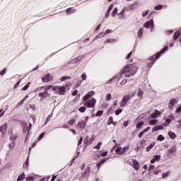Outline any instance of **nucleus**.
I'll return each instance as SVG.
<instances>
[{
	"label": "nucleus",
	"mask_w": 181,
	"mask_h": 181,
	"mask_svg": "<svg viewBox=\"0 0 181 181\" xmlns=\"http://www.w3.org/2000/svg\"><path fill=\"white\" fill-rule=\"evenodd\" d=\"M90 175V167H86L83 173V176H89Z\"/></svg>",
	"instance_id": "23"
},
{
	"label": "nucleus",
	"mask_w": 181,
	"mask_h": 181,
	"mask_svg": "<svg viewBox=\"0 0 181 181\" xmlns=\"http://www.w3.org/2000/svg\"><path fill=\"white\" fill-rule=\"evenodd\" d=\"M19 84H21V81H18L14 85V88H18V87H19Z\"/></svg>",
	"instance_id": "59"
},
{
	"label": "nucleus",
	"mask_w": 181,
	"mask_h": 181,
	"mask_svg": "<svg viewBox=\"0 0 181 181\" xmlns=\"http://www.w3.org/2000/svg\"><path fill=\"white\" fill-rule=\"evenodd\" d=\"M51 88L53 90V91H56V93L59 95H64V94H66V87L64 86H52Z\"/></svg>",
	"instance_id": "5"
},
{
	"label": "nucleus",
	"mask_w": 181,
	"mask_h": 181,
	"mask_svg": "<svg viewBox=\"0 0 181 181\" xmlns=\"http://www.w3.org/2000/svg\"><path fill=\"white\" fill-rule=\"evenodd\" d=\"M170 175V172L168 171L166 173H163V179H165V177H168Z\"/></svg>",
	"instance_id": "39"
},
{
	"label": "nucleus",
	"mask_w": 181,
	"mask_h": 181,
	"mask_svg": "<svg viewBox=\"0 0 181 181\" xmlns=\"http://www.w3.org/2000/svg\"><path fill=\"white\" fill-rule=\"evenodd\" d=\"M26 181H35V177L30 176L26 178Z\"/></svg>",
	"instance_id": "43"
},
{
	"label": "nucleus",
	"mask_w": 181,
	"mask_h": 181,
	"mask_svg": "<svg viewBox=\"0 0 181 181\" xmlns=\"http://www.w3.org/2000/svg\"><path fill=\"white\" fill-rule=\"evenodd\" d=\"M105 162H107V158H103L102 160H100V163H98L96 164L98 170L100 169V166H101V165H103V163H105Z\"/></svg>",
	"instance_id": "20"
},
{
	"label": "nucleus",
	"mask_w": 181,
	"mask_h": 181,
	"mask_svg": "<svg viewBox=\"0 0 181 181\" xmlns=\"http://www.w3.org/2000/svg\"><path fill=\"white\" fill-rule=\"evenodd\" d=\"M127 83H128V79L124 78V79L119 83V85H120V86H125V84H127Z\"/></svg>",
	"instance_id": "30"
},
{
	"label": "nucleus",
	"mask_w": 181,
	"mask_h": 181,
	"mask_svg": "<svg viewBox=\"0 0 181 181\" xmlns=\"http://www.w3.org/2000/svg\"><path fill=\"white\" fill-rule=\"evenodd\" d=\"M151 130V127H148L147 128H146L145 129H144L142 132H141L139 134V138H142V136H144V134L146 132H148V131Z\"/></svg>",
	"instance_id": "15"
},
{
	"label": "nucleus",
	"mask_w": 181,
	"mask_h": 181,
	"mask_svg": "<svg viewBox=\"0 0 181 181\" xmlns=\"http://www.w3.org/2000/svg\"><path fill=\"white\" fill-rule=\"evenodd\" d=\"M22 180H25V173H23L22 174L18 175V177L17 178V181H22Z\"/></svg>",
	"instance_id": "22"
},
{
	"label": "nucleus",
	"mask_w": 181,
	"mask_h": 181,
	"mask_svg": "<svg viewBox=\"0 0 181 181\" xmlns=\"http://www.w3.org/2000/svg\"><path fill=\"white\" fill-rule=\"evenodd\" d=\"M177 103V100L175 98H173L170 100L168 103V107L170 108V110L173 109V106Z\"/></svg>",
	"instance_id": "9"
},
{
	"label": "nucleus",
	"mask_w": 181,
	"mask_h": 181,
	"mask_svg": "<svg viewBox=\"0 0 181 181\" xmlns=\"http://www.w3.org/2000/svg\"><path fill=\"white\" fill-rule=\"evenodd\" d=\"M50 88H52V85L41 86L37 88V91H42L43 89L45 90L44 92L39 93V97L42 99L49 98V97H50V93H48L47 90H50Z\"/></svg>",
	"instance_id": "4"
},
{
	"label": "nucleus",
	"mask_w": 181,
	"mask_h": 181,
	"mask_svg": "<svg viewBox=\"0 0 181 181\" xmlns=\"http://www.w3.org/2000/svg\"><path fill=\"white\" fill-rule=\"evenodd\" d=\"M158 122V119H151L149 121L148 124L149 125H155Z\"/></svg>",
	"instance_id": "32"
},
{
	"label": "nucleus",
	"mask_w": 181,
	"mask_h": 181,
	"mask_svg": "<svg viewBox=\"0 0 181 181\" xmlns=\"http://www.w3.org/2000/svg\"><path fill=\"white\" fill-rule=\"evenodd\" d=\"M144 33V28H141L139 30L138 36H142V34Z\"/></svg>",
	"instance_id": "45"
},
{
	"label": "nucleus",
	"mask_w": 181,
	"mask_h": 181,
	"mask_svg": "<svg viewBox=\"0 0 181 181\" xmlns=\"http://www.w3.org/2000/svg\"><path fill=\"white\" fill-rule=\"evenodd\" d=\"M94 94H95V92L94 90H92L84 96L83 105L85 107H87V108H94V107H95V103H97V100H95L94 98H90V97H92V95H94Z\"/></svg>",
	"instance_id": "2"
},
{
	"label": "nucleus",
	"mask_w": 181,
	"mask_h": 181,
	"mask_svg": "<svg viewBox=\"0 0 181 181\" xmlns=\"http://www.w3.org/2000/svg\"><path fill=\"white\" fill-rule=\"evenodd\" d=\"M158 160H160V156L156 155L153 157V159L151 160V163L153 164L155 163V162H158Z\"/></svg>",
	"instance_id": "14"
},
{
	"label": "nucleus",
	"mask_w": 181,
	"mask_h": 181,
	"mask_svg": "<svg viewBox=\"0 0 181 181\" xmlns=\"http://www.w3.org/2000/svg\"><path fill=\"white\" fill-rule=\"evenodd\" d=\"M105 162H107V158H103L102 160H100V163H98L96 164L98 170L100 169V166H101V165H103V163H105Z\"/></svg>",
	"instance_id": "19"
},
{
	"label": "nucleus",
	"mask_w": 181,
	"mask_h": 181,
	"mask_svg": "<svg viewBox=\"0 0 181 181\" xmlns=\"http://www.w3.org/2000/svg\"><path fill=\"white\" fill-rule=\"evenodd\" d=\"M155 142H152L147 148H146V151L147 152H151V149H152V148H153V146H155Z\"/></svg>",
	"instance_id": "24"
},
{
	"label": "nucleus",
	"mask_w": 181,
	"mask_h": 181,
	"mask_svg": "<svg viewBox=\"0 0 181 181\" xmlns=\"http://www.w3.org/2000/svg\"><path fill=\"white\" fill-rule=\"evenodd\" d=\"M157 141H165V136H163V135L160 134L157 137Z\"/></svg>",
	"instance_id": "31"
},
{
	"label": "nucleus",
	"mask_w": 181,
	"mask_h": 181,
	"mask_svg": "<svg viewBox=\"0 0 181 181\" xmlns=\"http://www.w3.org/2000/svg\"><path fill=\"white\" fill-rule=\"evenodd\" d=\"M144 121H140L139 123L136 124V128L139 129V128H141L142 125H144Z\"/></svg>",
	"instance_id": "33"
},
{
	"label": "nucleus",
	"mask_w": 181,
	"mask_h": 181,
	"mask_svg": "<svg viewBox=\"0 0 181 181\" xmlns=\"http://www.w3.org/2000/svg\"><path fill=\"white\" fill-rule=\"evenodd\" d=\"M76 12V8H69L66 9L67 15H71V13H74Z\"/></svg>",
	"instance_id": "17"
},
{
	"label": "nucleus",
	"mask_w": 181,
	"mask_h": 181,
	"mask_svg": "<svg viewBox=\"0 0 181 181\" xmlns=\"http://www.w3.org/2000/svg\"><path fill=\"white\" fill-rule=\"evenodd\" d=\"M107 155H108V151L103 152L101 153V156H103V158L107 156Z\"/></svg>",
	"instance_id": "60"
},
{
	"label": "nucleus",
	"mask_w": 181,
	"mask_h": 181,
	"mask_svg": "<svg viewBox=\"0 0 181 181\" xmlns=\"http://www.w3.org/2000/svg\"><path fill=\"white\" fill-rule=\"evenodd\" d=\"M86 123L84 120H81L78 122V127L81 128V129H84L86 128Z\"/></svg>",
	"instance_id": "13"
},
{
	"label": "nucleus",
	"mask_w": 181,
	"mask_h": 181,
	"mask_svg": "<svg viewBox=\"0 0 181 181\" xmlns=\"http://www.w3.org/2000/svg\"><path fill=\"white\" fill-rule=\"evenodd\" d=\"M10 149H13L15 148V141H11L8 145Z\"/></svg>",
	"instance_id": "41"
},
{
	"label": "nucleus",
	"mask_w": 181,
	"mask_h": 181,
	"mask_svg": "<svg viewBox=\"0 0 181 181\" xmlns=\"http://www.w3.org/2000/svg\"><path fill=\"white\" fill-rule=\"evenodd\" d=\"M160 129H163V126L159 125L157 127H155L152 129L153 132H156V131H159Z\"/></svg>",
	"instance_id": "18"
},
{
	"label": "nucleus",
	"mask_w": 181,
	"mask_h": 181,
	"mask_svg": "<svg viewBox=\"0 0 181 181\" xmlns=\"http://www.w3.org/2000/svg\"><path fill=\"white\" fill-rule=\"evenodd\" d=\"M78 93V90H75L73 91L72 95H77Z\"/></svg>",
	"instance_id": "63"
},
{
	"label": "nucleus",
	"mask_w": 181,
	"mask_h": 181,
	"mask_svg": "<svg viewBox=\"0 0 181 181\" xmlns=\"http://www.w3.org/2000/svg\"><path fill=\"white\" fill-rule=\"evenodd\" d=\"M158 115H160V112L156 110L153 113L149 115L150 118H156Z\"/></svg>",
	"instance_id": "10"
},
{
	"label": "nucleus",
	"mask_w": 181,
	"mask_h": 181,
	"mask_svg": "<svg viewBox=\"0 0 181 181\" xmlns=\"http://www.w3.org/2000/svg\"><path fill=\"white\" fill-rule=\"evenodd\" d=\"M6 73V68H4L2 71H0V76H4Z\"/></svg>",
	"instance_id": "52"
},
{
	"label": "nucleus",
	"mask_w": 181,
	"mask_h": 181,
	"mask_svg": "<svg viewBox=\"0 0 181 181\" xmlns=\"http://www.w3.org/2000/svg\"><path fill=\"white\" fill-rule=\"evenodd\" d=\"M18 138V134H13L11 136L10 139L11 141H15Z\"/></svg>",
	"instance_id": "40"
},
{
	"label": "nucleus",
	"mask_w": 181,
	"mask_h": 181,
	"mask_svg": "<svg viewBox=\"0 0 181 181\" xmlns=\"http://www.w3.org/2000/svg\"><path fill=\"white\" fill-rule=\"evenodd\" d=\"M68 125H74L76 124V119H71L67 122Z\"/></svg>",
	"instance_id": "29"
},
{
	"label": "nucleus",
	"mask_w": 181,
	"mask_h": 181,
	"mask_svg": "<svg viewBox=\"0 0 181 181\" xmlns=\"http://www.w3.org/2000/svg\"><path fill=\"white\" fill-rule=\"evenodd\" d=\"M167 50H169V47L165 46L164 48H163L160 52H158L157 54H154L153 56L151 57L148 59H147V64L148 67H152L153 64H155V62L165 52H167Z\"/></svg>",
	"instance_id": "3"
},
{
	"label": "nucleus",
	"mask_w": 181,
	"mask_h": 181,
	"mask_svg": "<svg viewBox=\"0 0 181 181\" xmlns=\"http://www.w3.org/2000/svg\"><path fill=\"white\" fill-rule=\"evenodd\" d=\"M101 145H103V143L102 142H99L97 146H95L93 147V149H98V150L100 149Z\"/></svg>",
	"instance_id": "37"
},
{
	"label": "nucleus",
	"mask_w": 181,
	"mask_h": 181,
	"mask_svg": "<svg viewBox=\"0 0 181 181\" xmlns=\"http://www.w3.org/2000/svg\"><path fill=\"white\" fill-rule=\"evenodd\" d=\"M82 142H83V137H81L78 141V145H81Z\"/></svg>",
	"instance_id": "62"
},
{
	"label": "nucleus",
	"mask_w": 181,
	"mask_h": 181,
	"mask_svg": "<svg viewBox=\"0 0 181 181\" xmlns=\"http://www.w3.org/2000/svg\"><path fill=\"white\" fill-rule=\"evenodd\" d=\"M111 98H112L111 93H107L106 96V101H110Z\"/></svg>",
	"instance_id": "51"
},
{
	"label": "nucleus",
	"mask_w": 181,
	"mask_h": 181,
	"mask_svg": "<svg viewBox=\"0 0 181 181\" xmlns=\"http://www.w3.org/2000/svg\"><path fill=\"white\" fill-rule=\"evenodd\" d=\"M29 166V157H28L26 161L25 162L23 165L24 169H28V167Z\"/></svg>",
	"instance_id": "27"
},
{
	"label": "nucleus",
	"mask_w": 181,
	"mask_h": 181,
	"mask_svg": "<svg viewBox=\"0 0 181 181\" xmlns=\"http://www.w3.org/2000/svg\"><path fill=\"white\" fill-rule=\"evenodd\" d=\"M124 12H125V10H122L119 14V19H125V13H124Z\"/></svg>",
	"instance_id": "21"
},
{
	"label": "nucleus",
	"mask_w": 181,
	"mask_h": 181,
	"mask_svg": "<svg viewBox=\"0 0 181 181\" xmlns=\"http://www.w3.org/2000/svg\"><path fill=\"white\" fill-rule=\"evenodd\" d=\"M81 78H82L83 81L87 80V74L86 73H83L81 75Z\"/></svg>",
	"instance_id": "50"
},
{
	"label": "nucleus",
	"mask_w": 181,
	"mask_h": 181,
	"mask_svg": "<svg viewBox=\"0 0 181 181\" xmlns=\"http://www.w3.org/2000/svg\"><path fill=\"white\" fill-rule=\"evenodd\" d=\"M113 121H114V119H113L112 116L110 117H109V122H110V123H109V125H110V124H112Z\"/></svg>",
	"instance_id": "57"
},
{
	"label": "nucleus",
	"mask_w": 181,
	"mask_h": 181,
	"mask_svg": "<svg viewBox=\"0 0 181 181\" xmlns=\"http://www.w3.org/2000/svg\"><path fill=\"white\" fill-rule=\"evenodd\" d=\"M136 71H138V66H136V65L134 64H127L122 69L119 74L120 76L124 74L125 77H132V76L136 74Z\"/></svg>",
	"instance_id": "1"
},
{
	"label": "nucleus",
	"mask_w": 181,
	"mask_h": 181,
	"mask_svg": "<svg viewBox=\"0 0 181 181\" xmlns=\"http://www.w3.org/2000/svg\"><path fill=\"white\" fill-rule=\"evenodd\" d=\"M81 86V81L78 82L76 85H75V88H78V86Z\"/></svg>",
	"instance_id": "61"
},
{
	"label": "nucleus",
	"mask_w": 181,
	"mask_h": 181,
	"mask_svg": "<svg viewBox=\"0 0 181 181\" xmlns=\"http://www.w3.org/2000/svg\"><path fill=\"white\" fill-rule=\"evenodd\" d=\"M78 111L80 112H84L86 111V107L82 106V107H79Z\"/></svg>",
	"instance_id": "49"
},
{
	"label": "nucleus",
	"mask_w": 181,
	"mask_h": 181,
	"mask_svg": "<svg viewBox=\"0 0 181 181\" xmlns=\"http://www.w3.org/2000/svg\"><path fill=\"white\" fill-rule=\"evenodd\" d=\"M6 131H8V124H4V125L0 127V132L2 134V136H5V134H6Z\"/></svg>",
	"instance_id": "8"
},
{
	"label": "nucleus",
	"mask_w": 181,
	"mask_h": 181,
	"mask_svg": "<svg viewBox=\"0 0 181 181\" xmlns=\"http://www.w3.org/2000/svg\"><path fill=\"white\" fill-rule=\"evenodd\" d=\"M30 86V82H28L23 88V91H26L28 88H29V86Z\"/></svg>",
	"instance_id": "35"
},
{
	"label": "nucleus",
	"mask_w": 181,
	"mask_h": 181,
	"mask_svg": "<svg viewBox=\"0 0 181 181\" xmlns=\"http://www.w3.org/2000/svg\"><path fill=\"white\" fill-rule=\"evenodd\" d=\"M104 113V111L103 110H99L96 112L95 115L96 117H100V115H103V114Z\"/></svg>",
	"instance_id": "42"
},
{
	"label": "nucleus",
	"mask_w": 181,
	"mask_h": 181,
	"mask_svg": "<svg viewBox=\"0 0 181 181\" xmlns=\"http://www.w3.org/2000/svg\"><path fill=\"white\" fill-rule=\"evenodd\" d=\"M43 136H45V133H42V134L39 136V137H38V139H37V141H40V139H42V138H43Z\"/></svg>",
	"instance_id": "58"
},
{
	"label": "nucleus",
	"mask_w": 181,
	"mask_h": 181,
	"mask_svg": "<svg viewBox=\"0 0 181 181\" xmlns=\"http://www.w3.org/2000/svg\"><path fill=\"white\" fill-rule=\"evenodd\" d=\"M168 136L171 139H175V138H176V134L173 132H168Z\"/></svg>",
	"instance_id": "25"
},
{
	"label": "nucleus",
	"mask_w": 181,
	"mask_h": 181,
	"mask_svg": "<svg viewBox=\"0 0 181 181\" xmlns=\"http://www.w3.org/2000/svg\"><path fill=\"white\" fill-rule=\"evenodd\" d=\"M121 112H122V109H118L115 111V115H119V114H121Z\"/></svg>",
	"instance_id": "54"
},
{
	"label": "nucleus",
	"mask_w": 181,
	"mask_h": 181,
	"mask_svg": "<svg viewBox=\"0 0 181 181\" xmlns=\"http://www.w3.org/2000/svg\"><path fill=\"white\" fill-rule=\"evenodd\" d=\"M144 28H151V26H153V20H151L147 21L144 25Z\"/></svg>",
	"instance_id": "16"
},
{
	"label": "nucleus",
	"mask_w": 181,
	"mask_h": 181,
	"mask_svg": "<svg viewBox=\"0 0 181 181\" xmlns=\"http://www.w3.org/2000/svg\"><path fill=\"white\" fill-rule=\"evenodd\" d=\"M127 150H128L127 147H124L123 148H122V151L119 153V154L124 155V153H125V152H127Z\"/></svg>",
	"instance_id": "36"
},
{
	"label": "nucleus",
	"mask_w": 181,
	"mask_h": 181,
	"mask_svg": "<svg viewBox=\"0 0 181 181\" xmlns=\"http://www.w3.org/2000/svg\"><path fill=\"white\" fill-rule=\"evenodd\" d=\"M148 13H149V10H146L145 11H143L142 16L145 17V16H146L148 15Z\"/></svg>",
	"instance_id": "53"
},
{
	"label": "nucleus",
	"mask_w": 181,
	"mask_h": 181,
	"mask_svg": "<svg viewBox=\"0 0 181 181\" xmlns=\"http://www.w3.org/2000/svg\"><path fill=\"white\" fill-rule=\"evenodd\" d=\"M162 8H163V5H158L154 7V9L156 11H160V9H162Z\"/></svg>",
	"instance_id": "38"
},
{
	"label": "nucleus",
	"mask_w": 181,
	"mask_h": 181,
	"mask_svg": "<svg viewBox=\"0 0 181 181\" xmlns=\"http://www.w3.org/2000/svg\"><path fill=\"white\" fill-rule=\"evenodd\" d=\"M180 35V33H179V31H176L174 33V35H173V40H177V39L179 38Z\"/></svg>",
	"instance_id": "26"
},
{
	"label": "nucleus",
	"mask_w": 181,
	"mask_h": 181,
	"mask_svg": "<svg viewBox=\"0 0 181 181\" xmlns=\"http://www.w3.org/2000/svg\"><path fill=\"white\" fill-rule=\"evenodd\" d=\"M53 80V76L50 74H46L44 77L42 78V81L43 83H49Z\"/></svg>",
	"instance_id": "7"
},
{
	"label": "nucleus",
	"mask_w": 181,
	"mask_h": 181,
	"mask_svg": "<svg viewBox=\"0 0 181 181\" xmlns=\"http://www.w3.org/2000/svg\"><path fill=\"white\" fill-rule=\"evenodd\" d=\"M170 122H172V119L167 118L165 122L163 124L164 127H168Z\"/></svg>",
	"instance_id": "28"
},
{
	"label": "nucleus",
	"mask_w": 181,
	"mask_h": 181,
	"mask_svg": "<svg viewBox=\"0 0 181 181\" xmlns=\"http://www.w3.org/2000/svg\"><path fill=\"white\" fill-rule=\"evenodd\" d=\"M28 98V95H26L20 103H18V105H22L23 103L26 100V98Z\"/></svg>",
	"instance_id": "47"
},
{
	"label": "nucleus",
	"mask_w": 181,
	"mask_h": 181,
	"mask_svg": "<svg viewBox=\"0 0 181 181\" xmlns=\"http://www.w3.org/2000/svg\"><path fill=\"white\" fill-rule=\"evenodd\" d=\"M52 117H53V115H49L46 119V122H49V121H50V118H52Z\"/></svg>",
	"instance_id": "56"
},
{
	"label": "nucleus",
	"mask_w": 181,
	"mask_h": 181,
	"mask_svg": "<svg viewBox=\"0 0 181 181\" xmlns=\"http://www.w3.org/2000/svg\"><path fill=\"white\" fill-rule=\"evenodd\" d=\"M132 165H133V168H134V169H135V170H139V163H138V161H136V160H133Z\"/></svg>",
	"instance_id": "12"
},
{
	"label": "nucleus",
	"mask_w": 181,
	"mask_h": 181,
	"mask_svg": "<svg viewBox=\"0 0 181 181\" xmlns=\"http://www.w3.org/2000/svg\"><path fill=\"white\" fill-rule=\"evenodd\" d=\"M134 97V95H126L123 97V100L120 103V107H125L127 105V103L131 100L132 98Z\"/></svg>",
	"instance_id": "6"
},
{
	"label": "nucleus",
	"mask_w": 181,
	"mask_h": 181,
	"mask_svg": "<svg viewBox=\"0 0 181 181\" xmlns=\"http://www.w3.org/2000/svg\"><path fill=\"white\" fill-rule=\"evenodd\" d=\"M145 144H146V141L145 139H142L139 142V144L141 145V148H144V146H145Z\"/></svg>",
	"instance_id": "34"
},
{
	"label": "nucleus",
	"mask_w": 181,
	"mask_h": 181,
	"mask_svg": "<svg viewBox=\"0 0 181 181\" xmlns=\"http://www.w3.org/2000/svg\"><path fill=\"white\" fill-rule=\"evenodd\" d=\"M175 112H181V107H179L176 110H175Z\"/></svg>",
	"instance_id": "64"
},
{
	"label": "nucleus",
	"mask_w": 181,
	"mask_h": 181,
	"mask_svg": "<svg viewBox=\"0 0 181 181\" xmlns=\"http://www.w3.org/2000/svg\"><path fill=\"white\" fill-rule=\"evenodd\" d=\"M122 151V147H118L117 149H116V153H121V152Z\"/></svg>",
	"instance_id": "55"
},
{
	"label": "nucleus",
	"mask_w": 181,
	"mask_h": 181,
	"mask_svg": "<svg viewBox=\"0 0 181 181\" xmlns=\"http://www.w3.org/2000/svg\"><path fill=\"white\" fill-rule=\"evenodd\" d=\"M169 153H175L176 152V148H171L168 150Z\"/></svg>",
	"instance_id": "44"
},
{
	"label": "nucleus",
	"mask_w": 181,
	"mask_h": 181,
	"mask_svg": "<svg viewBox=\"0 0 181 181\" xmlns=\"http://www.w3.org/2000/svg\"><path fill=\"white\" fill-rule=\"evenodd\" d=\"M61 81H64L66 80H70V77L69 76H63L60 78Z\"/></svg>",
	"instance_id": "48"
},
{
	"label": "nucleus",
	"mask_w": 181,
	"mask_h": 181,
	"mask_svg": "<svg viewBox=\"0 0 181 181\" xmlns=\"http://www.w3.org/2000/svg\"><path fill=\"white\" fill-rule=\"evenodd\" d=\"M117 12H118V8H115L112 13V16H115V15H117Z\"/></svg>",
	"instance_id": "46"
},
{
	"label": "nucleus",
	"mask_w": 181,
	"mask_h": 181,
	"mask_svg": "<svg viewBox=\"0 0 181 181\" xmlns=\"http://www.w3.org/2000/svg\"><path fill=\"white\" fill-rule=\"evenodd\" d=\"M83 60V56H79L72 60H71V64H74L76 63H78V62H81Z\"/></svg>",
	"instance_id": "11"
}]
</instances>
